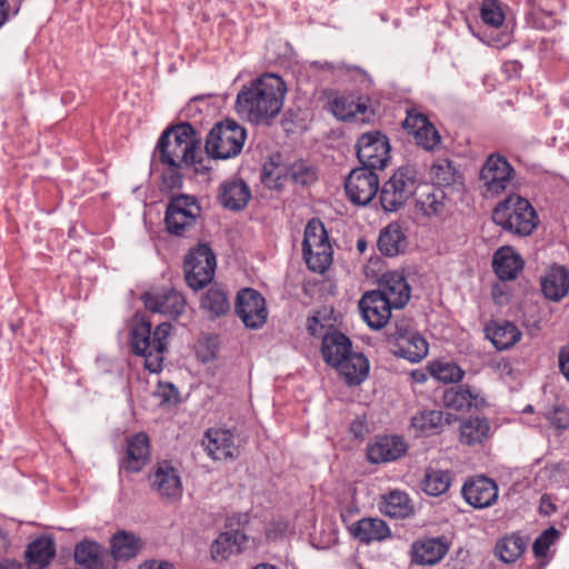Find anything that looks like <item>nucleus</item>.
Segmentation results:
<instances>
[{
  "label": "nucleus",
  "mask_w": 569,
  "mask_h": 569,
  "mask_svg": "<svg viewBox=\"0 0 569 569\" xmlns=\"http://www.w3.org/2000/svg\"><path fill=\"white\" fill-rule=\"evenodd\" d=\"M417 209L422 216L431 220H442L450 212L443 190L436 188L419 197Z\"/></svg>",
  "instance_id": "nucleus-30"
},
{
  "label": "nucleus",
  "mask_w": 569,
  "mask_h": 569,
  "mask_svg": "<svg viewBox=\"0 0 569 569\" xmlns=\"http://www.w3.org/2000/svg\"><path fill=\"white\" fill-rule=\"evenodd\" d=\"M350 535L361 543L380 542L391 536L386 521L379 518H362L349 527Z\"/></svg>",
  "instance_id": "nucleus-24"
},
{
  "label": "nucleus",
  "mask_w": 569,
  "mask_h": 569,
  "mask_svg": "<svg viewBox=\"0 0 569 569\" xmlns=\"http://www.w3.org/2000/svg\"><path fill=\"white\" fill-rule=\"evenodd\" d=\"M283 168L274 166L272 162L263 166L262 180L269 188H277L281 184Z\"/></svg>",
  "instance_id": "nucleus-50"
},
{
  "label": "nucleus",
  "mask_w": 569,
  "mask_h": 569,
  "mask_svg": "<svg viewBox=\"0 0 569 569\" xmlns=\"http://www.w3.org/2000/svg\"><path fill=\"white\" fill-rule=\"evenodd\" d=\"M406 443L400 437H382L368 448V459L373 463L395 461L405 455Z\"/></svg>",
  "instance_id": "nucleus-25"
},
{
  "label": "nucleus",
  "mask_w": 569,
  "mask_h": 569,
  "mask_svg": "<svg viewBox=\"0 0 569 569\" xmlns=\"http://www.w3.org/2000/svg\"><path fill=\"white\" fill-rule=\"evenodd\" d=\"M450 486V472L435 468H427L420 481L421 490L430 497H438L446 493Z\"/></svg>",
  "instance_id": "nucleus-40"
},
{
  "label": "nucleus",
  "mask_w": 569,
  "mask_h": 569,
  "mask_svg": "<svg viewBox=\"0 0 569 569\" xmlns=\"http://www.w3.org/2000/svg\"><path fill=\"white\" fill-rule=\"evenodd\" d=\"M559 531L555 527L546 529L538 536L532 545L533 555L537 558L547 556L549 548L558 540Z\"/></svg>",
  "instance_id": "nucleus-49"
},
{
  "label": "nucleus",
  "mask_w": 569,
  "mask_h": 569,
  "mask_svg": "<svg viewBox=\"0 0 569 569\" xmlns=\"http://www.w3.org/2000/svg\"><path fill=\"white\" fill-rule=\"evenodd\" d=\"M431 180L435 184L447 187L457 181V170L452 162L447 159H440L435 162L430 169Z\"/></svg>",
  "instance_id": "nucleus-46"
},
{
  "label": "nucleus",
  "mask_w": 569,
  "mask_h": 569,
  "mask_svg": "<svg viewBox=\"0 0 569 569\" xmlns=\"http://www.w3.org/2000/svg\"><path fill=\"white\" fill-rule=\"evenodd\" d=\"M9 2L7 0H0V28L7 22L9 17Z\"/></svg>",
  "instance_id": "nucleus-56"
},
{
  "label": "nucleus",
  "mask_w": 569,
  "mask_h": 569,
  "mask_svg": "<svg viewBox=\"0 0 569 569\" xmlns=\"http://www.w3.org/2000/svg\"><path fill=\"white\" fill-rule=\"evenodd\" d=\"M490 423L486 418H469L460 425V441L468 446L481 443L489 437Z\"/></svg>",
  "instance_id": "nucleus-41"
},
{
  "label": "nucleus",
  "mask_w": 569,
  "mask_h": 569,
  "mask_svg": "<svg viewBox=\"0 0 569 569\" xmlns=\"http://www.w3.org/2000/svg\"><path fill=\"white\" fill-rule=\"evenodd\" d=\"M321 353L326 363L337 369L349 386H359L369 373V361L359 352L352 351L350 339L339 332L327 333L322 339Z\"/></svg>",
  "instance_id": "nucleus-2"
},
{
  "label": "nucleus",
  "mask_w": 569,
  "mask_h": 569,
  "mask_svg": "<svg viewBox=\"0 0 569 569\" xmlns=\"http://www.w3.org/2000/svg\"><path fill=\"white\" fill-rule=\"evenodd\" d=\"M345 189L352 203L366 206L371 202L379 190V178L372 170L357 168L346 179Z\"/></svg>",
  "instance_id": "nucleus-15"
},
{
  "label": "nucleus",
  "mask_w": 569,
  "mask_h": 569,
  "mask_svg": "<svg viewBox=\"0 0 569 569\" xmlns=\"http://www.w3.org/2000/svg\"><path fill=\"white\" fill-rule=\"evenodd\" d=\"M201 209L196 198L180 194L173 197L168 203L166 211L167 230L176 236H183L194 227L200 217Z\"/></svg>",
  "instance_id": "nucleus-10"
},
{
  "label": "nucleus",
  "mask_w": 569,
  "mask_h": 569,
  "mask_svg": "<svg viewBox=\"0 0 569 569\" xmlns=\"http://www.w3.org/2000/svg\"><path fill=\"white\" fill-rule=\"evenodd\" d=\"M443 403L447 408L458 411L468 410L471 407L478 408L485 403L480 393L468 386H457L443 393Z\"/></svg>",
  "instance_id": "nucleus-32"
},
{
  "label": "nucleus",
  "mask_w": 569,
  "mask_h": 569,
  "mask_svg": "<svg viewBox=\"0 0 569 569\" xmlns=\"http://www.w3.org/2000/svg\"><path fill=\"white\" fill-rule=\"evenodd\" d=\"M110 547L114 560H128L139 555L142 540L137 535L122 530L112 536Z\"/></svg>",
  "instance_id": "nucleus-34"
},
{
  "label": "nucleus",
  "mask_w": 569,
  "mask_h": 569,
  "mask_svg": "<svg viewBox=\"0 0 569 569\" xmlns=\"http://www.w3.org/2000/svg\"><path fill=\"white\" fill-rule=\"evenodd\" d=\"M388 340L392 346V353L410 362H419L428 355L427 340L406 322H397L395 330L388 335Z\"/></svg>",
  "instance_id": "nucleus-9"
},
{
  "label": "nucleus",
  "mask_w": 569,
  "mask_h": 569,
  "mask_svg": "<svg viewBox=\"0 0 569 569\" xmlns=\"http://www.w3.org/2000/svg\"><path fill=\"white\" fill-rule=\"evenodd\" d=\"M319 321L316 317H312V318H309L308 320V330L309 332L312 335V336H316L318 335V327H319Z\"/></svg>",
  "instance_id": "nucleus-58"
},
{
  "label": "nucleus",
  "mask_w": 569,
  "mask_h": 569,
  "mask_svg": "<svg viewBox=\"0 0 569 569\" xmlns=\"http://www.w3.org/2000/svg\"><path fill=\"white\" fill-rule=\"evenodd\" d=\"M0 569H23V567L18 561L4 559L0 561Z\"/></svg>",
  "instance_id": "nucleus-57"
},
{
  "label": "nucleus",
  "mask_w": 569,
  "mask_h": 569,
  "mask_svg": "<svg viewBox=\"0 0 569 569\" xmlns=\"http://www.w3.org/2000/svg\"><path fill=\"white\" fill-rule=\"evenodd\" d=\"M331 111L337 119L348 121L369 122L373 117V110L362 98L340 96L331 101Z\"/></svg>",
  "instance_id": "nucleus-23"
},
{
  "label": "nucleus",
  "mask_w": 569,
  "mask_h": 569,
  "mask_svg": "<svg viewBox=\"0 0 569 569\" xmlns=\"http://www.w3.org/2000/svg\"><path fill=\"white\" fill-rule=\"evenodd\" d=\"M303 258L308 268L323 273L332 262V248L325 226L318 219L308 222L302 243Z\"/></svg>",
  "instance_id": "nucleus-7"
},
{
  "label": "nucleus",
  "mask_w": 569,
  "mask_h": 569,
  "mask_svg": "<svg viewBox=\"0 0 569 569\" xmlns=\"http://www.w3.org/2000/svg\"><path fill=\"white\" fill-rule=\"evenodd\" d=\"M357 157L361 168L383 169L390 158L388 138L379 131L363 133L357 142Z\"/></svg>",
  "instance_id": "nucleus-13"
},
{
  "label": "nucleus",
  "mask_w": 569,
  "mask_h": 569,
  "mask_svg": "<svg viewBox=\"0 0 569 569\" xmlns=\"http://www.w3.org/2000/svg\"><path fill=\"white\" fill-rule=\"evenodd\" d=\"M247 540V536L240 530L221 533L211 546L213 559H227L231 555L241 552L246 548Z\"/></svg>",
  "instance_id": "nucleus-33"
},
{
  "label": "nucleus",
  "mask_w": 569,
  "mask_h": 569,
  "mask_svg": "<svg viewBox=\"0 0 569 569\" xmlns=\"http://www.w3.org/2000/svg\"><path fill=\"white\" fill-rule=\"evenodd\" d=\"M56 555L54 542L50 538H40L28 546L26 551L29 569H44Z\"/></svg>",
  "instance_id": "nucleus-37"
},
{
  "label": "nucleus",
  "mask_w": 569,
  "mask_h": 569,
  "mask_svg": "<svg viewBox=\"0 0 569 569\" xmlns=\"http://www.w3.org/2000/svg\"><path fill=\"white\" fill-rule=\"evenodd\" d=\"M447 546L439 539L417 541L411 547L412 561L419 565H435L447 553Z\"/></svg>",
  "instance_id": "nucleus-35"
},
{
  "label": "nucleus",
  "mask_w": 569,
  "mask_h": 569,
  "mask_svg": "<svg viewBox=\"0 0 569 569\" xmlns=\"http://www.w3.org/2000/svg\"><path fill=\"white\" fill-rule=\"evenodd\" d=\"M201 308L210 318L224 316L230 310L229 297L223 289L212 287L203 295Z\"/></svg>",
  "instance_id": "nucleus-43"
},
{
  "label": "nucleus",
  "mask_w": 569,
  "mask_h": 569,
  "mask_svg": "<svg viewBox=\"0 0 569 569\" xmlns=\"http://www.w3.org/2000/svg\"><path fill=\"white\" fill-rule=\"evenodd\" d=\"M142 300L149 311L173 319L181 316L187 308L184 296L169 287L150 289L143 293Z\"/></svg>",
  "instance_id": "nucleus-14"
},
{
  "label": "nucleus",
  "mask_w": 569,
  "mask_h": 569,
  "mask_svg": "<svg viewBox=\"0 0 569 569\" xmlns=\"http://www.w3.org/2000/svg\"><path fill=\"white\" fill-rule=\"evenodd\" d=\"M541 291L551 301H560L569 292V272L562 266H552L541 279Z\"/></svg>",
  "instance_id": "nucleus-27"
},
{
  "label": "nucleus",
  "mask_w": 569,
  "mask_h": 569,
  "mask_svg": "<svg viewBox=\"0 0 569 569\" xmlns=\"http://www.w3.org/2000/svg\"><path fill=\"white\" fill-rule=\"evenodd\" d=\"M152 490L162 499L178 500L182 495V482L179 471L167 461L158 462L149 476Z\"/></svg>",
  "instance_id": "nucleus-17"
},
{
  "label": "nucleus",
  "mask_w": 569,
  "mask_h": 569,
  "mask_svg": "<svg viewBox=\"0 0 569 569\" xmlns=\"http://www.w3.org/2000/svg\"><path fill=\"white\" fill-rule=\"evenodd\" d=\"M527 4L530 8V11L528 12V16H529L530 19H532L533 27H536V28H547V27H549L550 23H545V22L540 23L537 20L539 14H545L547 17L551 16V12L548 11L542 6V0H527Z\"/></svg>",
  "instance_id": "nucleus-51"
},
{
  "label": "nucleus",
  "mask_w": 569,
  "mask_h": 569,
  "mask_svg": "<svg viewBox=\"0 0 569 569\" xmlns=\"http://www.w3.org/2000/svg\"><path fill=\"white\" fill-rule=\"evenodd\" d=\"M349 71H356L358 72L359 74H361L363 78H367V73L365 71H362L359 67H350L348 68Z\"/></svg>",
  "instance_id": "nucleus-61"
},
{
  "label": "nucleus",
  "mask_w": 569,
  "mask_h": 569,
  "mask_svg": "<svg viewBox=\"0 0 569 569\" xmlns=\"http://www.w3.org/2000/svg\"><path fill=\"white\" fill-rule=\"evenodd\" d=\"M493 271L501 280H512L523 268L519 253L509 247L500 248L493 256Z\"/></svg>",
  "instance_id": "nucleus-31"
},
{
  "label": "nucleus",
  "mask_w": 569,
  "mask_h": 569,
  "mask_svg": "<svg viewBox=\"0 0 569 569\" xmlns=\"http://www.w3.org/2000/svg\"><path fill=\"white\" fill-rule=\"evenodd\" d=\"M549 507H550L551 509H553V506H552V503H551V502H549V506H546V509H549Z\"/></svg>",
  "instance_id": "nucleus-64"
},
{
  "label": "nucleus",
  "mask_w": 569,
  "mask_h": 569,
  "mask_svg": "<svg viewBox=\"0 0 569 569\" xmlns=\"http://www.w3.org/2000/svg\"><path fill=\"white\" fill-rule=\"evenodd\" d=\"M362 428V425L361 422H357L355 421L352 425H351V430L355 432V435L357 437H360L361 436V429Z\"/></svg>",
  "instance_id": "nucleus-59"
},
{
  "label": "nucleus",
  "mask_w": 569,
  "mask_h": 569,
  "mask_svg": "<svg viewBox=\"0 0 569 569\" xmlns=\"http://www.w3.org/2000/svg\"><path fill=\"white\" fill-rule=\"evenodd\" d=\"M430 375L445 383L459 382L463 378V370L453 362L435 361L429 365Z\"/></svg>",
  "instance_id": "nucleus-45"
},
{
  "label": "nucleus",
  "mask_w": 569,
  "mask_h": 569,
  "mask_svg": "<svg viewBox=\"0 0 569 569\" xmlns=\"http://www.w3.org/2000/svg\"><path fill=\"white\" fill-rule=\"evenodd\" d=\"M495 223L517 236H529L538 226V218L530 202L517 194L500 202L492 213Z\"/></svg>",
  "instance_id": "nucleus-5"
},
{
  "label": "nucleus",
  "mask_w": 569,
  "mask_h": 569,
  "mask_svg": "<svg viewBox=\"0 0 569 569\" xmlns=\"http://www.w3.org/2000/svg\"><path fill=\"white\" fill-rule=\"evenodd\" d=\"M247 139L246 129L233 120L221 121L209 131L204 149L217 160L234 158L242 151Z\"/></svg>",
  "instance_id": "nucleus-6"
},
{
  "label": "nucleus",
  "mask_w": 569,
  "mask_h": 569,
  "mask_svg": "<svg viewBox=\"0 0 569 569\" xmlns=\"http://www.w3.org/2000/svg\"><path fill=\"white\" fill-rule=\"evenodd\" d=\"M406 248V236L401 227L390 223L383 228L378 239L379 251L387 257H395Z\"/></svg>",
  "instance_id": "nucleus-38"
},
{
  "label": "nucleus",
  "mask_w": 569,
  "mask_h": 569,
  "mask_svg": "<svg viewBox=\"0 0 569 569\" xmlns=\"http://www.w3.org/2000/svg\"><path fill=\"white\" fill-rule=\"evenodd\" d=\"M202 446L213 460H233L239 455L236 438L227 429H208L204 433Z\"/></svg>",
  "instance_id": "nucleus-21"
},
{
  "label": "nucleus",
  "mask_w": 569,
  "mask_h": 569,
  "mask_svg": "<svg viewBox=\"0 0 569 569\" xmlns=\"http://www.w3.org/2000/svg\"><path fill=\"white\" fill-rule=\"evenodd\" d=\"M415 170L405 167L398 169L386 181L380 192V202L385 210H398L415 191Z\"/></svg>",
  "instance_id": "nucleus-12"
},
{
  "label": "nucleus",
  "mask_w": 569,
  "mask_h": 569,
  "mask_svg": "<svg viewBox=\"0 0 569 569\" xmlns=\"http://www.w3.org/2000/svg\"><path fill=\"white\" fill-rule=\"evenodd\" d=\"M289 174L295 183L301 186H308L317 179L315 168L305 161L292 164L289 170Z\"/></svg>",
  "instance_id": "nucleus-48"
},
{
  "label": "nucleus",
  "mask_w": 569,
  "mask_h": 569,
  "mask_svg": "<svg viewBox=\"0 0 569 569\" xmlns=\"http://www.w3.org/2000/svg\"><path fill=\"white\" fill-rule=\"evenodd\" d=\"M157 150L160 161L168 167L193 166L197 172L206 169L199 167V142L193 127L187 122L167 129L159 139Z\"/></svg>",
  "instance_id": "nucleus-3"
},
{
  "label": "nucleus",
  "mask_w": 569,
  "mask_h": 569,
  "mask_svg": "<svg viewBox=\"0 0 569 569\" xmlns=\"http://www.w3.org/2000/svg\"><path fill=\"white\" fill-rule=\"evenodd\" d=\"M320 68H326V69H335L333 64L332 63H329V62H325V63H319Z\"/></svg>",
  "instance_id": "nucleus-62"
},
{
  "label": "nucleus",
  "mask_w": 569,
  "mask_h": 569,
  "mask_svg": "<svg viewBox=\"0 0 569 569\" xmlns=\"http://www.w3.org/2000/svg\"><path fill=\"white\" fill-rule=\"evenodd\" d=\"M443 425V413L440 410H423L411 419V428L422 435H435Z\"/></svg>",
  "instance_id": "nucleus-44"
},
{
  "label": "nucleus",
  "mask_w": 569,
  "mask_h": 569,
  "mask_svg": "<svg viewBox=\"0 0 569 569\" xmlns=\"http://www.w3.org/2000/svg\"><path fill=\"white\" fill-rule=\"evenodd\" d=\"M287 87L276 73H264L244 84L237 94V113L251 123H266L278 116L283 106Z\"/></svg>",
  "instance_id": "nucleus-1"
},
{
  "label": "nucleus",
  "mask_w": 569,
  "mask_h": 569,
  "mask_svg": "<svg viewBox=\"0 0 569 569\" xmlns=\"http://www.w3.org/2000/svg\"><path fill=\"white\" fill-rule=\"evenodd\" d=\"M358 247H359V249H360V250H363V248H365V243H363L362 241H360V242L358 243Z\"/></svg>",
  "instance_id": "nucleus-63"
},
{
  "label": "nucleus",
  "mask_w": 569,
  "mask_h": 569,
  "mask_svg": "<svg viewBox=\"0 0 569 569\" xmlns=\"http://www.w3.org/2000/svg\"><path fill=\"white\" fill-rule=\"evenodd\" d=\"M547 419L555 428L559 430L569 427V411L565 408H555L547 413Z\"/></svg>",
  "instance_id": "nucleus-52"
},
{
  "label": "nucleus",
  "mask_w": 569,
  "mask_h": 569,
  "mask_svg": "<svg viewBox=\"0 0 569 569\" xmlns=\"http://www.w3.org/2000/svg\"><path fill=\"white\" fill-rule=\"evenodd\" d=\"M403 128L415 137L417 144L425 150H435L441 143V137L435 126L423 113L415 109L407 112Z\"/></svg>",
  "instance_id": "nucleus-19"
},
{
  "label": "nucleus",
  "mask_w": 569,
  "mask_h": 569,
  "mask_svg": "<svg viewBox=\"0 0 569 569\" xmlns=\"http://www.w3.org/2000/svg\"><path fill=\"white\" fill-rule=\"evenodd\" d=\"M526 547V539L513 533L497 541L495 553L501 561L512 563L525 552Z\"/></svg>",
  "instance_id": "nucleus-42"
},
{
  "label": "nucleus",
  "mask_w": 569,
  "mask_h": 569,
  "mask_svg": "<svg viewBox=\"0 0 569 569\" xmlns=\"http://www.w3.org/2000/svg\"><path fill=\"white\" fill-rule=\"evenodd\" d=\"M359 309L362 319L375 330L383 328L391 318V310L395 309L385 297L372 290L366 292L359 301Z\"/></svg>",
  "instance_id": "nucleus-20"
},
{
  "label": "nucleus",
  "mask_w": 569,
  "mask_h": 569,
  "mask_svg": "<svg viewBox=\"0 0 569 569\" xmlns=\"http://www.w3.org/2000/svg\"><path fill=\"white\" fill-rule=\"evenodd\" d=\"M381 510L388 517L405 519L413 513V506L406 492L393 490L382 497Z\"/></svg>",
  "instance_id": "nucleus-39"
},
{
  "label": "nucleus",
  "mask_w": 569,
  "mask_h": 569,
  "mask_svg": "<svg viewBox=\"0 0 569 569\" xmlns=\"http://www.w3.org/2000/svg\"><path fill=\"white\" fill-rule=\"evenodd\" d=\"M170 331L169 322H162L151 331V323L146 320L137 322L131 329L132 352L143 357L146 369L152 373L162 370Z\"/></svg>",
  "instance_id": "nucleus-4"
},
{
  "label": "nucleus",
  "mask_w": 569,
  "mask_h": 569,
  "mask_svg": "<svg viewBox=\"0 0 569 569\" xmlns=\"http://www.w3.org/2000/svg\"><path fill=\"white\" fill-rule=\"evenodd\" d=\"M236 312L244 326L250 329L262 327L268 318L264 298L260 292L251 288L239 291L236 301Z\"/></svg>",
  "instance_id": "nucleus-16"
},
{
  "label": "nucleus",
  "mask_w": 569,
  "mask_h": 569,
  "mask_svg": "<svg viewBox=\"0 0 569 569\" xmlns=\"http://www.w3.org/2000/svg\"><path fill=\"white\" fill-rule=\"evenodd\" d=\"M515 179V170L500 154L488 157L480 170V187L486 198H493L505 192Z\"/></svg>",
  "instance_id": "nucleus-8"
},
{
  "label": "nucleus",
  "mask_w": 569,
  "mask_h": 569,
  "mask_svg": "<svg viewBox=\"0 0 569 569\" xmlns=\"http://www.w3.org/2000/svg\"><path fill=\"white\" fill-rule=\"evenodd\" d=\"M250 198V188L241 179L232 178L220 186L219 200L229 210H241Z\"/></svg>",
  "instance_id": "nucleus-26"
},
{
  "label": "nucleus",
  "mask_w": 569,
  "mask_h": 569,
  "mask_svg": "<svg viewBox=\"0 0 569 569\" xmlns=\"http://www.w3.org/2000/svg\"><path fill=\"white\" fill-rule=\"evenodd\" d=\"M150 457L149 438L140 432L131 437L127 445V457L122 462L124 470L137 472L142 469Z\"/></svg>",
  "instance_id": "nucleus-29"
},
{
  "label": "nucleus",
  "mask_w": 569,
  "mask_h": 569,
  "mask_svg": "<svg viewBox=\"0 0 569 569\" xmlns=\"http://www.w3.org/2000/svg\"><path fill=\"white\" fill-rule=\"evenodd\" d=\"M480 14L482 21L493 28H499L505 21V14L498 0H483Z\"/></svg>",
  "instance_id": "nucleus-47"
},
{
  "label": "nucleus",
  "mask_w": 569,
  "mask_h": 569,
  "mask_svg": "<svg viewBox=\"0 0 569 569\" xmlns=\"http://www.w3.org/2000/svg\"><path fill=\"white\" fill-rule=\"evenodd\" d=\"M376 291L385 297L395 309H401L408 303L411 289L405 276L393 271L383 274Z\"/></svg>",
  "instance_id": "nucleus-22"
},
{
  "label": "nucleus",
  "mask_w": 569,
  "mask_h": 569,
  "mask_svg": "<svg viewBox=\"0 0 569 569\" xmlns=\"http://www.w3.org/2000/svg\"><path fill=\"white\" fill-rule=\"evenodd\" d=\"M107 558V551L93 541H82L74 548L76 562L87 569H107L104 566Z\"/></svg>",
  "instance_id": "nucleus-36"
},
{
  "label": "nucleus",
  "mask_w": 569,
  "mask_h": 569,
  "mask_svg": "<svg viewBox=\"0 0 569 569\" xmlns=\"http://www.w3.org/2000/svg\"><path fill=\"white\" fill-rule=\"evenodd\" d=\"M216 266V256L207 244H199L190 250L184 260V273L189 287L197 290L210 283Z\"/></svg>",
  "instance_id": "nucleus-11"
},
{
  "label": "nucleus",
  "mask_w": 569,
  "mask_h": 569,
  "mask_svg": "<svg viewBox=\"0 0 569 569\" xmlns=\"http://www.w3.org/2000/svg\"><path fill=\"white\" fill-rule=\"evenodd\" d=\"M138 569H174V567L168 561L152 559L141 563Z\"/></svg>",
  "instance_id": "nucleus-55"
},
{
  "label": "nucleus",
  "mask_w": 569,
  "mask_h": 569,
  "mask_svg": "<svg viewBox=\"0 0 569 569\" xmlns=\"http://www.w3.org/2000/svg\"><path fill=\"white\" fill-rule=\"evenodd\" d=\"M486 337L498 350L512 347L521 338V331L510 321H490L485 327Z\"/></svg>",
  "instance_id": "nucleus-28"
},
{
  "label": "nucleus",
  "mask_w": 569,
  "mask_h": 569,
  "mask_svg": "<svg viewBox=\"0 0 569 569\" xmlns=\"http://www.w3.org/2000/svg\"><path fill=\"white\" fill-rule=\"evenodd\" d=\"M253 569H278L277 567L269 563H260L256 566Z\"/></svg>",
  "instance_id": "nucleus-60"
},
{
  "label": "nucleus",
  "mask_w": 569,
  "mask_h": 569,
  "mask_svg": "<svg viewBox=\"0 0 569 569\" xmlns=\"http://www.w3.org/2000/svg\"><path fill=\"white\" fill-rule=\"evenodd\" d=\"M498 492L497 483L485 476L468 479L461 488L466 502L476 509L492 506L498 499Z\"/></svg>",
  "instance_id": "nucleus-18"
},
{
  "label": "nucleus",
  "mask_w": 569,
  "mask_h": 569,
  "mask_svg": "<svg viewBox=\"0 0 569 569\" xmlns=\"http://www.w3.org/2000/svg\"><path fill=\"white\" fill-rule=\"evenodd\" d=\"M180 167H168L162 174V183L164 188L173 189L181 186L182 179L178 171Z\"/></svg>",
  "instance_id": "nucleus-53"
},
{
  "label": "nucleus",
  "mask_w": 569,
  "mask_h": 569,
  "mask_svg": "<svg viewBox=\"0 0 569 569\" xmlns=\"http://www.w3.org/2000/svg\"><path fill=\"white\" fill-rule=\"evenodd\" d=\"M559 367L562 375L569 381V347L562 348L559 352Z\"/></svg>",
  "instance_id": "nucleus-54"
}]
</instances>
